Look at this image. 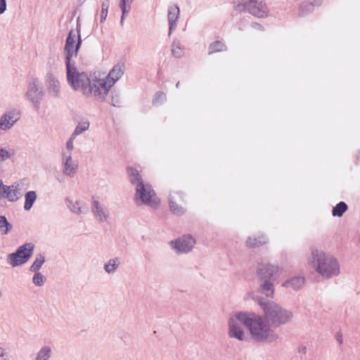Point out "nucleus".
I'll list each match as a JSON object with an SVG mask.
<instances>
[{
	"label": "nucleus",
	"instance_id": "31",
	"mask_svg": "<svg viewBox=\"0 0 360 360\" xmlns=\"http://www.w3.org/2000/svg\"><path fill=\"white\" fill-rule=\"evenodd\" d=\"M44 256L41 254L38 255L30 268V271H38L41 269V266L44 264Z\"/></svg>",
	"mask_w": 360,
	"mask_h": 360
},
{
	"label": "nucleus",
	"instance_id": "26",
	"mask_svg": "<svg viewBox=\"0 0 360 360\" xmlns=\"http://www.w3.org/2000/svg\"><path fill=\"white\" fill-rule=\"evenodd\" d=\"M52 350L49 346H43L37 352L35 360H49Z\"/></svg>",
	"mask_w": 360,
	"mask_h": 360
},
{
	"label": "nucleus",
	"instance_id": "3",
	"mask_svg": "<svg viewBox=\"0 0 360 360\" xmlns=\"http://www.w3.org/2000/svg\"><path fill=\"white\" fill-rule=\"evenodd\" d=\"M127 172L131 184L135 188L134 201L137 205H146L151 207H156L160 202L152 186L143 182L138 170L129 167Z\"/></svg>",
	"mask_w": 360,
	"mask_h": 360
},
{
	"label": "nucleus",
	"instance_id": "24",
	"mask_svg": "<svg viewBox=\"0 0 360 360\" xmlns=\"http://www.w3.org/2000/svg\"><path fill=\"white\" fill-rule=\"evenodd\" d=\"M37 200V193L34 191H28L25 195L24 209L26 211L30 210Z\"/></svg>",
	"mask_w": 360,
	"mask_h": 360
},
{
	"label": "nucleus",
	"instance_id": "20",
	"mask_svg": "<svg viewBox=\"0 0 360 360\" xmlns=\"http://www.w3.org/2000/svg\"><path fill=\"white\" fill-rule=\"evenodd\" d=\"M268 243V238L266 235L262 233L258 236H249L246 241L245 245L248 248H257Z\"/></svg>",
	"mask_w": 360,
	"mask_h": 360
},
{
	"label": "nucleus",
	"instance_id": "14",
	"mask_svg": "<svg viewBox=\"0 0 360 360\" xmlns=\"http://www.w3.org/2000/svg\"><path fill=\"white\" fill-rule=\"evenodd\" d=\"M169 244L178 253H187L193 249L195 240L191 235H184Z\"/></svg>",
	"mask_w": 360,
	"mask_h": 360
},
{
	"label": "nucleus",
	"instance_id": "12",
	"mask_svg": "<svg viewBox=\"0 0 360 360\" xmlns=\"http://www.w3.org/2000/svg\"><path fill=\"white\" fill-rule=\"evenodd\" d=\"M246 314V311L236 312L229 319V336L231 338H235L240 341H247L248 335L244 332L241 325L242 321L238 319L239 314Z\"/></svg>",
	"mask_w": 360,
	"mask_h": 360
},
{
	"label": "nucleus",
	"instance_id": "16",
	"mask_svg": "<svg viewBox=\"0 0 360 360\" xmlns=\"http://www.w3.org/2000/svg\"><path fill=\"white\" fill-rule=\"evenodd\" d=\"M20 112L15 110L6 111L0 119V129H10L20 119Z\"/></svg>",
	"mask_w": 360,
	"mask_h": 360
},
{
	"label": "nucleus",
	"instance_id": "9",
	"mask_svg": "<svg viewBox=\"0 0 360 360\" xmlns=\"http://www.w3.org/2000/svg\"><path fill=\"white\" fill-rule=\"evenodd\" d=\"M124 71V65L118 63L112 68L105 79L97 78V86L99 92L102 94L103 101L105 99L110 88L123 75Z\"/></svg>",
	"mask_w": 360,
	"mask_h": 360
},
{
	"label": "nucleus",
	"instance_id": "37",
	"mask_svg": "<svg viewBox=\"0 0 360 360\" xmlns=\"http://www.w3.org/2000/svg\"><path fill=\"white\" fill-rule=\"evenodd\" d=\"M110 6L109 0H104L101 5V22H103L108 15V8Z\"/></svg>",
	"mask_w": 360,
	"mask_h": 360
},
{
	"label": "nucleus",
	"instance_id": "47",
	"mask_svg": "<svg viewBox=\"0 0 360 360\" xmlns=\"http://www.w3.org/2000/svg\"><path fill=\"white\" fill-rule=\"evenodd\" d=\"M57 180H58L60 183H62V182H63V181H64V178H63V176H58V177H57Z\"/></svg>",
	"mask_w": 360,
	"mask_h": 360
},
{
	"label": "nucleus",
	"instance_id": "36",
	"mask_svg": "<svg viewBox=\"0 0 360 360\" xmlns=\"http://www.w3.org/2000/svg\"><path fill=\"white\" fill-rule=\"evenodd\" d=\"M167 97L165 93L162 91L157 92L153 98V104L155 105H162L166 101Z\"/></svg>",
	"mask_w": 360,
	"mask_h": 360
},
{
	"label": "nucleus",
	"instance_id": "4",
	"mask_svg": "<svg viewBox=\"0 0 360 360\" xmlns=\"http://www.w3.org/2000/svg\"><path fill=\"white\" fill-rule=\"evenodd\" d=\"M256 301L262 308L264 318L271 327L278 328L288 323L292 319V313L278 303L257 297Z\"/></svg>",
	"mask_w": 360,
	"mask_h": 360
},
{
	"label": "nucleus",
	"instance_id": "13",
	"mask_svg": "<svg viewBox=\"0 0 360 360\" xmlns=\"http://www.w3.org/2000/svg\"><path fill=\"white\" fill-rule=\"evenodd\" d=\"M91 211L94 219L98 223H103L110 218V211L108 208L95 197H91Z\"/></svg>",
	"mask_w": 360,
	"mask_h": 360
},
{
	"label": "nucleus",
	"instance_id": "2",
	"mask_svg": "<svg viewBox=\"0 0 360 360\" xmlns=\"http://www.w3.org/2000/svg\"><path fill=\"white\" fill-rule=\"evenodd\" d=\"M67 81L75 91H81L86 97L94 96L96 100L103 102V96L97 86V77H89L84 72H79L75 63L65 65Z\"/></svg>",
	"mask_w": 360,
	"mask_h": 360
},
{
	"label": "nucleus",
	"instance_id": "32",
	"mask_svg": "<svg viewBox=\"0 0 360 360\" xmlns=\"http://www.w3.org/2000/svg\"><path fill=\"white\" fill-rule=\"evenodd\" d=\"M12 229V225L8 221L5 216H0V233L7 234Z\"/></svg>",
	"mask_w": 360,
	"mask_h": 360
},
{
	"label": "nucleus",
	"instance_id": "6",
	"mask_svg": "<svg viewBox=\"0 0 360 360\" xmlns=\"http://www.w3.org/2000/svg\"><path fill=\"white\" fill-rule=\"evenodd\" d=\"M258 278V292L267 297H273L274 295V282L281 274L278 265L262 262L259 264L257 269Z\"/></svg>",
	"mask_w": 360,
	"mask_h": 360
},
{
	"label": "nucleus",
	"instance_id": "41",
	"mask_svg": "<svg viewBox=\"0 0 360 360\" xmlns=\"http://www.w3.org/2000/svg\"><path fill=\"white\" fill-rule=\"evenodd\" d=\"M120 104V97L116 95L112 97V105L115 107H119Z\"/></svg>",
	"mask_w": 360,
	"mask_h": 360
},
{
	"label": "nucleus",
	"instance_id": "43",
	"mask_svg": "<svg viewBox=\"0 0 360 360\" xmlns=\"http://www.w3.org/2000/svg\"><path fill=\"white\" fill-rule=\"evenodd\" d=\"M11 187L8 186L4 185L1 180H0V193L1 195H3V193H6V191L8 188H11Z\"/></svg>",
	"mask_w": 360,
	"mask_h": 360
},
{
	"label": "nucleus",
	"instance_id": "21",
	"mask_svg": "<svg viewBox=\"0 0 360 360\" xmlns=\"http://www.w3.org/2000/svg\"><path fill=\"white\" fill-rule=\"evenodd\" d=\"M304 283V278L302 276H295L289 279L283 283V286L286 288H291L294 290L301 289Z\"/></svg>",
	"mask_w": 360,
	"mask_h": 360
},
{
	"label": "nucleus",
	"instance_id": "46",
	"mask_svg": "<svg viewBox=\"0 0 360 360\" xmlns=\"http://www.w3.org/2000/svg\"><path fill=\"white\" fill-rule=\"evenodd\" d=\"M252 27L255 29L261 30H263V27L262 25L257 23V22H253L252 24Z\"/></svg>",
	"mask_w": 360,
	"mask_h": 360
},
{
	"label": "nucleus",
	"instance_id": "45",
	"mask_svg": "<svg viewBox=\"0 0 360 360\" xmlns=\"http://www.w3.org/2000/svg\"><path fill=\"white\" fill-rule=\"evenodd\" d=\"M322 0H312L311 2H310L311 4L313 5V8L314 6H319L321 4Z\"/></svg>",
	"mask_w": 360,
	"mask_h": 360
},
{
	"label": "nucleus",
	"instance_id": "5",
	"mask_svg": "<svg viewBox=\"0 0 360 360\" xmlns=\"http://www.w3.org/2000/svg\"><path fill=\"white\" fill-rule=\"evenodd\" d=\"M308 263L324 278L329 279L340 274L338 259L322 250H313Z\"/></svg>",
	"mask_w": 360,
	"mask_h": 360
},
{
	"label": "nucleus",
	"instance_id": "15",
	"mask_svg": "<svg viewBox=\"0 0 360 360\" xmlns=\"http://www.w3.org/2000/svg\"><path fill=\"white\" fill-rule=\"evenodd\" d=\"M61 165L62 172L65 176L73 178L77 175L78 171L77 161L74 160L72 155L69 153L67 154H62Z\"/></svg>",
	"mask_w": 360,
	"mask_h": 360
},
{
	"label": "nucleus",
	"instance_id": "18",
	"mask_svg": "<svg viewBox=\"0 0 360 360\" xmlns=\"http://www.w3.org/2000/svg\"><path fill=\"white\" fill-rule=\"evenodd\" d=\"M180 9L176 4L169 6L168 8L167 19L169 22V35L176 29L177 21L179 18Z\"/></svg>",
	"mask_w": 360,
	"mask_h": 360
},
{
	"label": "nucleus",
	"instance_id": "44",
	"mask_svg": "<svg viewBox=\"0 0 360 360\" xmlns=\"http://www.w3.org/2000/svg\"><path fill=\"white\" fill-rule=\"evenodd\" d=\"M336 340L340 345H342L343 342V337L340 332L337 333L336 334Z\"/></svg>",
	"mask_w": 360,
	"mask_h": 360
},
{
	"label": "nucleus",
	"instance_id": "19",
	"mask_svg": "<svg viewBox=\"0 0 360 360\" xmlns=\"http://www.w3.org/2000/svg\"><path fill=\"white\" fill-rule=\"evenodd\" d=\"M182 200L183 195L180 193H171L169 197V205L171 212L176 215H183L185 213V209L178 205L176 200Z\"/></svg>",
	"mask_w": 360,
	"mask_h": 360
},
{
	"label": "nucleus",
	"instance_id": "7",
	"mask_svg": "<svg viewBox=\"0 0 360 360\" xmlns=\"http://www.w3.org/2000/svg\"><path fill=\"white\" fill-rule=\"evenodd\" d=\"M234 8L236 11H247L257 18H264L268 13L265 3L259 0H237L234 2Z\"/></svg>",
	"mask_w": 360,
	"mask_h": 360
},
{
	"label": "nucleus",
	"instance_id": "28",
	"mask_svg": "<svg viewBox=\"0 0 360 360\" xmlns=\"http://www.w3.org/2000/svg\"><path fill=\"white\" fill-rule=\"evenodd\" d=\"M348 209L347 205L345 202H338L332 210V214L334 217H342L343 214Z\"/></svg>",
	"mask_w": 360,
	"mask_h": 360
},
{
	"label": "nucleus",
	"instance_id": "10",
	"mask_svg": "<svg viewBox=\"0 0 360 360\" xmlns=\"http://www.w3.org/2000/svg\"><path fill=\"white\" fill-rule=\"evenodd\" d=\"M44 88L39 79L37 78H31L28 82L25 96L36 110H39L40 108L41 102L44 98Z\"/></svg>",
	"mask_w": 360,
	"mask_h": 360
},
{
	"label": "nucleus",
	"instance_id": "34",
	"mask_svg": "<svg viewBox=\"0 0 360 360\" xmlns=\"http://www.w3.org/2000/svg\"><path fill=\"white\" fill-rule=\"evenodd\" d=\"M314 8L312 4L310 3L304 2L300 6L298 15L299 16L302 17L306 14L312 12Z\"/></svg>",
	"mask_w": 360,
	"mask_h": 360
},
{
	"label": "nucleus",
	"instance_id": "27",
	"mask_svg": "<svg viewBox=\"0 0 360 360\" xmlns=\"http://www.w3.org/2000/svg\"><path fill=\"white\" fill-rule=\"evenodd\" d=\"M134 0H121L120 3V7L122 10V17L120 23L123 24L124 17L129 13L131 9V4Z\"/></svg>",
	"mask_w": 360,
	"mask_h": 360
},
{
	"label": "nucleus",
	"instance_id": "38",
	"mask_svg": "<svg viewBox=\"0 0 360 360\" xmlns=\"http://www.w3.org/2000/svg\"><path fill=\"white\" fill-rule=\"evenodd\" d=\"M75 139V137L72 136V135L70 136L69 140L66 142V150L63 151L62 154H67L69 153L70 155H72V150L74 149L73 141Z\"/></svg>",
	"mask_w": 360,
	"mask_h": 360
},
{
	"label": "nucleus",
	"instance_id": "30",
	"mask_svg": "<svg viewBox=\"0 0 360 360\" xmlns=\"http://www.w3.org/2000/svg\"><path fill=\"white\" fill-rule=\"evenodd\" d=\"M226 50V45L221 41H215L210 44L209 46V54L214 53L218 51H223Z\"/></svg>",
	"mask_w": 360,
	"mask_h": 360
},
{
	"label": "nucleus",
	"instance_id": "23",
	"mask_svg": "<svg viewBox=\"0 0 360 360\" xmlns=\"http://www.w3.org/2000/svg\"><path fill=\"white\" fill-rule=\"evenodd\" d=\"M120 258L115 257L110 259L108 262L104 265V270L108 274H114L120 266Z\"/></svg>",
	"mask_w": 360,
	"mask_h": 360
},
{
	"label": "nucleus",
	"instance_id": "35",
	"mask_svg": "<svg viewBox=\"0 0 360 360\" xmlns=\"http://www.w3.org/2000/svg\"><path fill=\"white\" fill-rule=\"evenodd\" d=\"M34 274L32 278V282L36 286H42L45 281H46V277L38 271H34Z\"/></svg>",
	"mask_w": 360,
	"mask_h": 360
},
{
	"label": "nucleus",
	"instance_id": "48",
	"mask_svg": "<svg viewBox=\"0 0 360 360\" xmlns=\"http://www.w3.org/2000/svg\"><path fill=\"white\" fill-rule=\"evenodd\" d=\"M179 84H180V83H179V82H178L176 83V88H179Z\"/></svg>",
	"mask_w": 360,
	"mask_h": 360
},
{
	"label": "nucleus",
	"instance_id": "22",
	"mask_svg": "<svg viewBox=\"0 0 360 360\" xmlns=\"http://www.w3.org/2000/svg\"><path fill=\"white\" fill-rule=\"evenodd\" d=\"M18 186V184H13L10 186L11 188L6 190V193H3L2 195L10 202L17 201L22 196V193L17 190Z\"/></svg>",
	"mask_w": 360,
	"mask_h": 360
},
{
	"label": "nucleus",
	"instance_id": "39",
	"mask_svg": "<svg viewBox=\"0 0 360 360\" xmlns=\"http://www.w3.org/2000/svg\"><path fill=\"white\" fill-rule=\"evenodd\" d=\"M12 153L4 148H0V162H4L10 158Z\"/></svg>",
	"mask_w": 360,
	"mask_h": 360
},
{
	"label": "nucleus",
	"instance_id": "11",
	"mask_svg": "<svg viewBox=\"0 0 360 360\" xmlns=\"http://www.w3.org/2000/svg\"><path fill=\"white\" fill-rule=\"evenodd\" d=\"M34 249V245L27 243L18 247L16 251L7 256L8 262L13 266H18L26 263L32 257Z\"/></svg>",
	"mask_w": 360,
	"mask_h": 360
},
{
	"label": "nucleus",
	"instance_id": "29",
	"mask_svg": "<svg viewBox=\"0 0 360 360\" xmlns=\"http://www.w3.org/2000/svg\"><path fill=\"white\" fill-rule=\"evenodd\" d=\"M90 123L89 121H83L78 123L75 127L74 131L71 134L74 137H77L78 135L82 134L83 132L89 129Z\"/></svg>",
	"mask_w": 360,
	"mask_h": 360
},
{
	"label": "nucleus",
	"instance_id": "42",
	"mask_svg": "<svg viewBox=\"0 0 360 360\" xmlns=\"http://www.w3.org/2000/svg\"><path fill=\"white\" fill-rule=\"evenodd\" d=\"M6 10V0H0V14H2Z\"/></svg>",
	"mask_w": 360,
	"mask_h": 360
},
{
	"label": "nucleus",
	"instance_id": "25",
	"mask_svg": "<svg viewBox=\"0 0 360 360\" xmlns=\"http://www.w3.org/2000/svg\"><path fill=\"white\" fill-rule=\"evenodd\" d=\"M65 203L72 213L76 214H80L82 213L81 201H73L67 198H65Z\"/></svg>",
	"mask_w": 360,
	"mask_h": 360
},
{
	"label": "nucleus",
	"instance_id": "8",
	"mask_svg": "<svg viewBox=\"0 0 360 360\" xmlns=\"http://www.w3.org/2000/svg\"><path fill=\"white\" fill-rule=\"evenodd\" d=\"M81 44L82 39L79 30H71L66 38L63 50L65 65L75 63L73 58H77Z\"/></svg>",
	"mask_w": 360,
	"mask_h": 360
},
{
	"label": "nucleus",
	"instance_id": "40",
	"mask_svg": "<svg viewBox=\"0 0 360 360\" xmlns=\"http://www.w3.org/2000/svg\"><path fill=\"white\" fill-rule=\"evenodd\" d=\"M0 360H10L6 349L0 347Z\"/></svg>",
	"mask_w": 360,
	"mask_h": 360
},
{
	"label": "nucleus",
	"instance_id": "17",
	"mask_svg": "<svg viewBox=\"0 0 360 360\" xmlns=\"http://www.w3.org/2000/svg\"><path fill=\"white\" fill-rule=\"evenodd\" d=\"M46 86L48 94L53 98H58L60 94V85L57 78L51 73L46 76Z\"/></svg>",
	"mask_w": 360,
	"mask_h": 360
},
{
	"label": "nucleus",
	"instance_id": "33",
	"mask_svg": "<svg viewBox=\"0 0 360 360\" xmlns=\"http://www.w3.org/2000/svg\"><path fill=\"white\" fill-rule=\"evenodd\" d=\"M172 55L175 58H181L184 55V49L179 40H174L172 49Z\"/></svg>",
	"mask_w": 360,
	"mask_h": 360
},
{
	"label": "nucleus",
	"instance_id": "1",
	"mask_svg": "<svg viewBox=\"0 0 360 360\" xmlns=\"http://www.w3.org/2000/svg\"><path fill=\"white\" fill-rule=\"evenodd\" d=\"M238 319L250 332L251 338L257 342L271 343L278 339V335L271 328L264 317L253 312L239 314Z\"/></svg>",
	"mask_w": 360,
	"mask_h": 360
}]
</instances>
